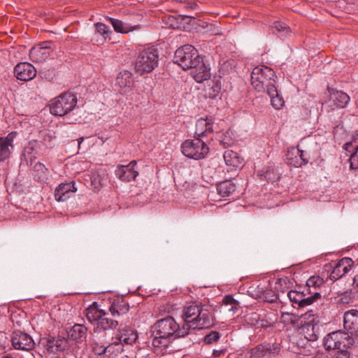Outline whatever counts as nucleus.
I'll return each instance as SVG.
<instances>
[{"label":"nucleus","instance_id":"obj_1","mask_svg":"<svg viewBox=\"0 0 358 358\" xmlns=\"http://www.w3.org/2000/svg\"><path fill=\"white\" fill-rule=\"evenodd\" d=\"M173 62L182 69H192V75L197 83H202L210 78V68L203 62L197 50L191 45L178 48L174 54Z\"/></svg>","mask_w":358,"mask_h":358},{"label":"nucleus","instance_id":"obj_2","mask_svg":"<svg viewBox=\"0 0 358 358\" xmlns=\"http://www.w3.org/2000/svg\"><path fill=\"white\" fill-rule=\"evenodd\" d=\"M155 337L152 345L155 348H166L169 338L184 337L188 334L187 324H178L171 316L158 320L152 327Z\"/></svg>","mask_w":358,"mask_h":358},{"label":"nucleus","instance_id":"obj_3","mask_svg":"<svg viewBox=\"0 0 358 358\" xmlns=\"http://www.w3.org/2000/svg\"><path fill=\"white\" fill-rule=\"evenodd\" d=\"M215 310L211 306L192 303L182 309V324H187L188 334L190 329L211 327L215 322Z\"/></svg>","mask_w":358,"mask_h":358},{"label":"nucleus","instance_id":"obj_4","mask_svg":"<svg viewBox=\"0 0 358 358\" xmlns=\"http://www.w3.org/2000/svg\"><path fill=\"white\" fill-rule=\"evenodd\" d=\"M273 69L266 66H258L251 73V84L256 91L273 94L277 80Z\"/></svg>","mask_w":358,"mask_h":358},{"label":"nucleus","instance_id":"obj_5","mask_svg":"<svg viewBox=\"0 0 358 358\" xmlns=\"http://www.w3.org/2000/svg\"><path fill=\"white\" fill-rule=\"evenodd\" d=\"M159 51L154 46L141 50L135 62V69L140 74L150 73L158 65Z\"/></svg>","mask_w":358,"mask_h":358},{"label":"nucleus","instance_id":"obj_6","mask_svg":"<svg viewBox=\"0 0 358 358\" xmlns=\"http://www.w3.org/2000/svg\"><path fill=\"white\" fill-rule=\"evenodd\" d=\"M77 102V97L72 92L62 93L51 101L50 112L54 115L64 116L75 108Z\"/></svg>","mask_w":358,"mask_h":358},{"label":"nucleus","instance_id":"obj_7","mask_svg":"<svg viewBox=\"0 0 358 358\" xmlns=\"http://www.w3.org/2000/svg\"><path fill=\"white\" fill-rule=\"evenodd\" d=\"M355 343L354 338L345 331L338 330L328 334L323 338V345L327 351L350 348Z\"/></svg>","mask_w":358,"mask_h":358},{"label":"nucleus","instance_id":"obj_8","mask_svg":"<svg viewBox=\"0 0 358 358\" xmlns=\"http://www.w3.org/2000/svg\"><path fill=\"white\" fill-rule=\"evenodd\" d=\"M181 150L185 157L195 160L205 158L209 152L206 143L199 137L185 141L181 145Z\"/></svg>","mask_w":358,"mask_h":358},{"label":"nucleus","instance_id":"obj_9","mask_svg":"<svg viewBox=\"0 0 358 358\" xmlns=\"http://www.w3.org/2000/svg\"><path fill=\"white\" fill-rule=\"evenodd\" d=\"M129 303L122 297L114 299L109 307L111 316L118 320L123 321V324H126L129 321Z\"/></svg>","mask_w":358,"mask_h":358},{"label":"nucleus","instance_id":"obj_10","mask_svg":"<svg viewBox=\"0 0 358 358\" xmlns=\"http://www.w3.org/2000/svg\"><path fill=\"white\" fill-rule=\"evenodd\" d=\"M306 290H303L302 292L291 290L287 293V297L289 301L294 304L297 305L299 307H305L307 306H310L316 300L321 297V294L319 292H313V295H310L308 296H306V294L305 293Z\"/></svg>","mask_w":358,"mask_h":358},{"label":"nucleus","instance_id":"obj_11","mask_svg":"<svg viewBox=\"0 0 358 358\" xmlns=\"http://www.w3.org/2000/svg\"><path fill=\"white\" fill-rule=\"evenodd\" d=\"M11 343L15 350L29 351L34 348L35 343L32 337L20 330L13 332Z\"/></svg>","mask_w":358,"mask_h":358},{"label":"nucleus","instance_id":"obj_12","mask_svg":"<svg viewBox=\"0 0 358 358\" xmlns=\"http://www.w3.org/2000/svg\"><path fill=\"white\" fill-rule=\"evenodd\" d=\"M50 44V41H45L33 47L29 51L30 59L35 63L45 62L50 56L52 52Z\"/></svg>","mask_w":358,"mask_h":358},{"label":"nucleus","instance_id":"obj_13","mask_svg":"<svg viewBox=\"0 0 358 358\" xmlns=\"http://www.w3.org/2000/svg\"><path fill=\"white\" fill-rule=\"evenodd\" d=\"M345 331L350 336H358V310L352 309L345 313L343 316Z\"/></svg>","mask_w":358,"mask_h":358},{"label":"nucleus","instance_id":"obj_14","mask_svg":"<svg viewBox=\"0 0 358 358\" xmlns=\"http://www.w3.org/2000/svg\"><path fill=\"white\" fill-rule=\"evenodd\" d=\"M319 322V317L313 315V317L303 326L304 336L308 341L313 342L318 339L321 329Z\"/></svg>","mask_w":358,"mask_h":358},{"label":"nucleus","instance_id":"obj_15","mask_svg":"<svg viewBox=\"0 0 358 358\" xmlns=\"http://www.w3.org/2000/svg\"><path fill=\"white\" fill-rule=\"evenodd\" d=\"M14 73L17 79L22 81H29L35 78L36 70L31 64L22 62L15 66Z\"/></svg>","mask_w":358,"mask_h":358},{"label":"nucleus","instance_id":"obj_16","mask_svg":"<svg viewBox=\"0 0 358 358\" xmlns=\"http://www.w3.org/2000/svg\"><path fill=\"white\" fill-rule=\"evenodd\" d=\"M136 165V161H131L127 165H120L117 167L115 174L117 178L124 182H130L135 180L138 172L134 170Z\"/></svg>","mask_w":358,"mask_h":358},{"label":"nucleus","instance_id":"obj_17","mask_svg":"<svg viewBox=\"0 0 358 358\" xmlns=\"http://www.w3.org/2000/svg\"><path fill=\"white\" fill-rule=\"evenodd\" d=\"M138 337V333L136 330L125 327L119 329L113 339H115L117 342L122 345V346L124 345H132L136 343Z\"/></svg>","mask_w":358,"mask_h":358},{"label":"nucleus","instance_id":"obj_18","mask_svg":"<svg viewBox=\"0 0 358 358\" xmlns=\"http://www.w3.org/2000/svg\"><path fill=\"white\" fill-rule=\"evenodd\" d=\"M119 325H123V321L118 320L115 317L110 318L108 313L104 311L99 322L94 327V332L101 333L107 330H114Z\"/></svg>","mask_w":358,"mask_h":358},{"label":"nucleus","instance_id":"obj_19","mask_svg":"<svg viewBox=\"0 0 358 358\" xmlns=\"http://www.w3.org/2000/svg\"><path fill=\"white\" fill-rule=\"evenodd\" d=\"M16 134L15 131H12L6 137H0V162L9 158L11 150L13 149V143Z\"/></svg>","mask_w":358,"mask_h":358},{"label":"nucleus","instance_id":"obj_20","mask_svg":"<svg viewBox=\"0 0 358 358\" xmlns=\"http://www.w3.org/2000/svg\"><path fill=\"white\" fill-rule=\"evenodd\" d=\"M77 190L73 181L60 184L55 189V197L58 201H64Z\"/></svg>","mask_w":358,"mask_h":358},{"label":"nucleus","instance_id":"obj_21","mask_svg":"<svg viewBox=\"0 0 358 358\" xmlns=\"http://www.w3.org/2000/svg\"><path fill=\"white\" fill-rule=\"evenodd\" d=\"M213 126V118L211 116L199 119L196 122L195 135L201 138L212 133Z\"/></svg>","mask_w":358,"mask_h":358},{"label":"nucleus","instance_id":"obj_22","mask_svg":"<svg viewBox=\"0 0 358 358\" xmlns=\"http://www.w3.org/2000/svg\"><path fill=\"white\" fill-rule=\"evenodd\" d=\"M88 329L80 324H75L67 329V335L69 339L78 343H82L87 338Z\"/></svg>","mask_w":358,"mask_h":358},{"label":"nucleus","instance_id":"obj_23","mask_svg":"<svg viewBox=\"0 0 358 358\" xmlns=\"http://www.w3.org/2000/svg\"><path fill=\"white\" fill-rule=\"evenodd\" d=\"M134 84L132 73L128 71H122L119 73L116 78V85L124 90V92H129Z\"/></svg>","mask_w":358,"mask_h":358},{"label":"nucleus","instance_id":"obj_24","mask_svg":"<svg viewBox=\"0 0 358 358\" xmlns=\"http://www.w3.org/2000/svg\"><path fill=\"white\" fill-rule=\"evenodd\" d=\"M350 100L349 95L341 91H336L330 94V101L333 102L334 106L336 108H345Z\"/></svg>","mask_w":358,"mask_h":358},{"label":"nucleus","instance_id":"obj_25","mask_svg":"<svg viewBox=\"0 0 358 358\" xmlns=\"http://www.w3.org/2000/svg\"><path fill=\"white\" fill-rule=\"evenodd\" d=\"M239 302L231 295L225 296L222 302V308L231 315H234L238 310Z\"/></svg>","mask_w":358,"mask_h":358},{"label":"nucleus","instance_id":"obj_26","mask_svg":"<svg viewBox=\"0 0 358 358\" xmlns=\"http://www.w3.org/2000/svg\"><path fill=\"white\" fill-rule=\"evenodd\" d=\"M35 180L45 182L48 180V169L41 162H37L33 167Z\"/></svg>","mask_w":358,"mask_h":358},{"label":"nucleus","instance_id":"obj_27","mask_svg":"<svg viewBox=\"0 0 358 358\" xmlns=\"http://www.w3.org/2000/svg\"><path fill=\"white\" fill-rule=\"evenodd\" d=\"M96 304V302H94L92 306L86 309V317L90 322H96V324L103 315L104 310L99 309L97 306H95Z\"/></svg>","mask_w":358,"mask_h":358},{"label":"nucleus","instance_id":"obj_28","mask_svg":"<svg viewBox=\"0 0 358 358\" xmlns=\"http://www.w3.org/2000/svg\"><path fill=\"white\" fill-rule=\"evenodd\" d=\"M217 191L222 196H228L236 190V185L231 180L222 181L217 184Z\"/></svg>","mask_w":358,"mask_h":358},{"label":"nucleus","instance_id":"obj_29","mask_svg":"<svg viewBox=\"0 0 358 358\" xmlns=\"http://www.w3.org/2000/svg\"><path fill=\"white\" fill-rule=\"evenodd\" d=\"M300 149L299 146L297 148H292L287 151L286 155L287 162L289 165L294 166L295 167H301L300 158L299 154Z\"/></svg>","mask_w":358,"mask_h":358},{"label":"nucleus","instance_id":"obj_30","mask_svg":"<svg viewBox=\"0 0 358 358\" xmlns=\"http://www.w3.org/2000/svg\"><path fill=\"white\" fill-rule=\"evenodd\" d=\"M324 284V280L319 276H311L306 281V290L310 295H313V292H317V288Z\"/></svg>","mask_w":358,"mask_h":358},{"label":"nucleus","instance_id":"obj_31","mask_svg":"<svg viewBox=\"0 0 358 358\" xmlns=\"http://www.w3.org/2000/svg\"><path fill=\"white\" fill-rule=\"evenodd\" d=\"M223 157L227 165L232 166H238L242 162V159L238 153L232 150H226L224 152Z\"/></svg>","mask_w":358,"mask_h":358},{"label":"nucleus","instance_id":"obj_32","mask_svg":"<svg viewBox=\"0 0 358 358\" xmlns=\"http://www.w3.org/2000/svg\"><path fill=\"white\" fill-rule=\"evenodd\" d=\"M106 350L105 357L108 358H110L113 356L115 357L123 351L122 345L117 342L115 339H113L111 343L106 345Z\"/></svg>","mask_w":358,"mask_h":358},{"label":"nucleus","instance_id":"obj_33","mask_svg":"<svg viewBox=\"0 0 358 358\" xmlns=\"http://www.w3.org/2000/svg\"><path fill=\"white\" fill-rule=\"evenodd\" d=\"M108 19L112 24L113 29L116 32L125 34L132 30L128 24H125L121 20L112 17H108Z\"/></svg>","mask_w":358,"mask_h":358},{"label":"nucleus","instance_id":"obj_34","mask_svg":"<svg viewBox=\"0 0 358 358\" xmlns=\"http://www.w3.org/2000/svg\"><path fill=\"white\" fill-rule=\"evenodd\" d=\"M267 94L270 96L271 103L273 108L278 110V109H280L283 106L285 101H284V99H282V97L279 94L278 90H277V87H275V91L273 92V94H271V93H267Z\"/></svg>","mask_w":358,"mask_h":358},{"label":"nucleus","instance_id":"obj_35","mask_svg":"<svg viewBox=\"0 0 358 358\" xmlns=\"http://www.w3.org/2000/svg\"><path fill=\"white\" fill-rule=\"evenodd\" d=\"M354 143H356V141H354V142L345 143V150H349L350 148L354 149V146H353ZM355 152H353L351 155L350 158L349 159L350 164V169H357L358 168V162H356V158H357V154H358V145H356L355 146Z\"/></svg>","mask_w":358,"mask_h":358},{"label":"nucleus","instance_id":"obj_36","mask_svg":"<svg viewBox=\"0 0 358 358\" xmlns=\"http://www.w3.org/2000/svg\"><path fill=\"white\" fill-rule=\"evenodd\" d=\"M251 354L253 357L258 358L268 355V347L266 345V343L258 345L255 348H252L251 350Z\"/></svg>","mask_w":358,"mask_h":358},{"label":"nucleus","instance_id":"obj_37","mask_svg":"<svg viewBox=\"0 0 358 358\" xmlns=\"http://www.w3.org/2000/svg\"><path fill=\"white\" fill-rule=\"evenodd\" d=\"M271 28L273 33H278L280 36L287 35L289 32V28L280 22H275Z\"/></svg>","mask_w":358,"mask_h":358},{"label":"nucleus","instance_id":"obj_38","mask_svg":"<svg viewBox=\"0 0 358 358\" xmlns=\"http://www.w3.org/2000/svg\"><path fill=\"white\" fill-rule=\"evenodd\" d=\"M345 261H339L338 263L336 265V266L334 268L332 272L329 275V279L332 280L333 282L338 280L339 278H342L343 276L342 273V271L341 269V266L343 265V262Z\"/></svg>","mask_w":358,"mask_h":358},{"label":"nucleus","instance_id":"obj_39","mask_svg":"<svg viewBox=\"0 0 358 358\" xmlns=\"http://www.w3.org/2000/svg\"><path fill=\"white\" fill-rule=\"evenodd\" d=\"M92 349L95 355L106 356V345L101 342L94 341L92 344Z\"/></svg>","mask_w":358,"mask_h":358},{"label":"nucleus","instance_id":"obj_40","mask_svg":"<svg viewBox=\"0 0 358 358\" xmlns=\"http://www.w3.org/2000/svg\"><path fill=\"white\" fill-rule=\"evenodd\" d=\"M349 348H343L334 351L331 355V358H352V354Z\"/></svg>","mask_w":358,"mask_h":358},{"label":"nucleus","instance_id":"obj_41","mask_svg":"<svg viewBox=\"0 0 358 358\" xmlns=\"http://www.w3.org/2000/svg\"><path fill=\"white\" fill-rule=\"evenodd\" d=\"M96 31L97 33L103 36L104 38L108 37L110 33V28L103 23L96 22L94 24Z\"/></svg>","mask_w":358,"mask_h":358},{"label":"nucleus","instance_id":"obj_42","mask_svg":"<svg viewBox=\"0 0 358 358\" xmlns=\"http://www.w3.org/2000/svg\"><path fill=\"white\" fill-rule=\"evenodd\" d=\"M262 299L264 301L268 303H274L278 299V295L275 292L271 289L266 290L262 296Z\"/></svg>","mask_w":358,"mask_h":358},{"label":"nucleus","instance_id":"obj_43","mask_svg":"<svg viewBox=\"0 0 358 358\" xmlns=\"http://www.w3.org/2000/svg\"><path fill=\"white\" fill-rule=\"evenodd\" d=\"M261 315L257 313H251L246 316L245 320L248 324L257 327Z\"/></svg>","mask_w":358,"mask_h":358},{"label":"nucleus","instance_id":"obj_44","mask_svg":"<svg viewBox=\"0 0 358 358\" xmlns=\"http://www.w3.org/2000/svg\"><path fill=\"white\" fill-rule=\"evenodd\" d=\"M34 147L31 143L28 146L25 147L24 152L20 156L21 164L28 165V158L27 155H33Z\"/></svg>","mask_w":358,"mask_h":358},{"label":"nucleus","instance_id":"obj_45","mask_svg":"<svg viewBox=\"0 0 358 358\" xmlns=\"http://www.w3.org/2000/svg\"><path fill=\"white\" fill-rule=\"evenodd\" d=\"M220 334L218 331H213L204 337V342L206 344H211L219 340Z\"/></svg>","mask_w":358,"mask_h":358},{"label":"nucleus","instance_id":"obj_46","mask_svg":"<svg viewBox=\"0 0 358 358\" xmlns=\"http://www.w3.org/2000/svg\"><path fill=\"white\" fill-rule=\"evenodd\" d=\"M354 299V295L352 291H345L341 294L340 301L342 303L348 304Z\"/></svg>","mask_w":358,"mask_h":358},{"label":"nucleus","instance_id":"obj_47","mask_svg":"<svg viewBox=\"0 0 358 358\" xmlns=\"http://www.w3.org/2000/svg\"><path fill=\"white\" fill-rule=\"evenodd\" d=\"M340 261H345L343 262V265H342V266H341L342 273L344 275L347 273H348L349 271L351 269L352 264L353 262H352V259H350V258H343V259H341Z\"/></svg>","mask_w":358,"mask_h":358},{"label":"nucleus","instance_id":"obj_48","mask_svg":"<svg viewBox=\"0 0 358 358\" xmlns=\"http://www.w3.org/2000/svg\"><path fill=\"white\" fill-rule=\"evenodd\" d=\"M266 345L268 347V355H277L280 351V345L278 343H266Z\"/></svg>","mask_w":358,"mask_h":358},{"label":"nucleus","instance_id":"obj_49","mask_svg":"<svg viewBox=\"0 0 358 358\" xmlns=\"http://www.w3.org/2000/svg\"><path fill=\"white\" fill-rule=\"evenodd\" d=\"M39 74L47 80H50L55 76V70L53 69H47L43 67L39 72Z\"/></svg>","mask_w":358,"mask_h":358},{"label":"nucleus","instance_id":"obj_50","mask_svg":"<svg viewBox=\"0 0 358 358\" xmlns=\"http://www.w3.org/2000/svg\"><path fill=\"white\" fill-rule=\"evenodd\" d=\"M62 342H63V341L61 339H57V340H55L54 338H52V340L49 339L48 340V347L52 348L53 346H55L57 350L62 351V350H64V348L62 346Z\"/></svg>","mask_w":358,"mask_h":358},{"label":"nucleus","instance_id":"obj_51","mask_svg":"<svg viewBox=\"0 0 358 358\" xmlns=\"http://www.w3.org/2000/svg\"><path fill=\"white\" fill-rule=\"evenodd\" d=\"M299 157L300 158V163L301 166L308 163L310 159V155L306 151L300 150Z\"/></svg>","mask_w":358,"mask_h":358},{"label":"nucleus","instance_id":"obj_52","mask_svg":"<svg viewBox=\"0 0 358 358\" xmlns=\"http://www.w3.org/2000/svg\"><path fill=\"white\" fill-rule=\"evenodd\" d=\"M271 322L265 318L264 315H262L259 321L258 328H266L271 327Z\"/></svg>","mask_w":358,"mask_h":358},{"label":"nucleus","instance_id":"obj_53","mask_svg":"<svg viewBox=\"0 0 358 358\" xmlns=\"http://www.w3.org/2000/svg\"><path fill=\"white\" fill-rule=\"evenodd\" d=\"M220 93V88L217 86H213L208 90V96L211 99L216 98Z\"/></svg>","mask_w":358,"mask_h":358},{"label":"nucleus","instance_id":"obj_54","mask_svg":"<svg viewBox=\"0 0 358 358\" xmlns=\"http://www.w3.org/2000/svg\"><path fill=\"white\" fill-rule=\"evenodd\" d=\"M226 352L225 349H221V350H214L213 351V356L215 357H220L221 355H224Z\"/></svg>","mask_w":358,"mask_h":358},{"label":"nucleus","instance_id":"obj_55","mask_svg":"<svg viewBox=\"0 0 358 358\" xmlns=\"http://www.w3.org/2000/svg\"><path fill=\"white\" fill-rule=\"evenodd\" d=\"M27 157L28 158V165H31L32 161L35 159V156L34 155H27Z\"/></svg>","mask_w":358,"mask_h":358},{"label":"nucleus","instance_id":"obj_56","mask_svg":"<svg viewBox=\"0 0 358 358\" xmlns=\"http://www.w3.org/2000/svg\"><path fill=\"white\" fill-rule=\"evenodd\" d=\"M353 285L358 288V275H355L353 278Z\"/></svg>","mask_w":358,"mask_h":358},{"label":"nucleus","instance_id":"obj_57","mask_svg":"<svg viewBox=\"0 0 358 358\" xmlns=\"http://www.w3.org/2000/svg\"><path fill=\"white\" fill-rule=\"evenodd\" d=\"M84 140V138L83 137H81L80 138L78 141V146L80 147V144L82 143V142Z\"/></svg>","mask_w":358,"mask_h":358},{"label":"nucleus","instance_id":"obj_58","mask_svg":"<svg viewBox=\"0 0 358 358\" xmlns=\"http://www.w3.org/2000/svg\"><path fill=\"white\" fill-rule=\"evenodd\" d=\"M357 138H358V134H357Z\"/></svg>","mask_w":358,"mask_h":358}]
</instances>
